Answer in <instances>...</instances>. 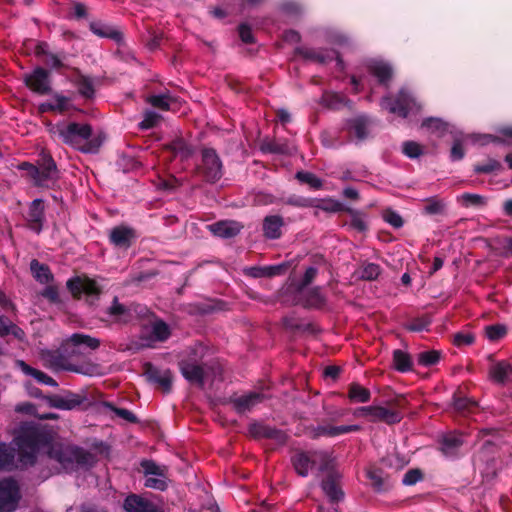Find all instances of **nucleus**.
Listing matches in <instances>:
<instances>
[{
	"label": "nucleus",
	"mask_w": 512,
	"mask_h": 512,
	"mask_svg": "<svg viewBox=\"0 0 512 512\" xmlns=\"http://www.w3.org/2000/svg\"><path fill=\"white\" fill-rule=\"evenodd\" d=\"M166 149L171 151L175 157L181 160H188L194 154V148L184 138L176 137L166 144Z\"/></svg>",
	"instance_id": "nucleus-33"
},
{
	"label": "nucleus",
	"mask_w": 512,
	"mask_h": 512,
	"mask_svg": "<svg viewBox=\"0 0 512 512\" xmlns=\"http://www.w3.org/2000/svg\"><path fill=\"white\" fill-rule=\"evenodd\" d=\"M69 343L74 346L84 345L91 350H96L100 347V340L98 338L86 335L83 333H74L69 338Z\"/></svg>",
	"instance_id": "nucleus-42"
},
{
	"label": "nucleus",
	"mask_w": 512,
	"mask_h": 512,
	"mask_svg": "<svg viewBox=\"0 0 512 512\" xmlns=\"http://www.w3.org/2000/svg\"><path fill=\"white\" fill-rule=\"evenodd\" d=\"M25 85L34 93L47 95L52 91L50 71L37 66L32 72L23 77Z\"/></svg>",
	"instance_id": "nucleus-11"
},
{
	"label": "nucleus",
	"mask_w": 512,
	"mask_h": 512,
	"mask_svg": "<svg viewBox=\"0 0 512 512\" xmlns=\"http://www.w3.org/2000/svg\"><path fill=\"white\" fill-rule=\"evenodd\" d=\"M369 118L366 116L355 117L348 122L349 132L353 133L358 141H364L369 135Z\"/></svg>",
	"instance_id": "nucleus-34"
},
{
	"label": "nucleus",
	"mask_w": 512,
	"mask_h": 512,
	"mask_svg": "<svg viewBox=\"0 0 512 512\" xmlns=\"http://www.w3.org/2000/svg\"><path fill=\"white\" fill-rule=\"evenodd\" d=\"M26 227L40 234L46 222L45 202L41 198L34 199L29 205L25 216Z\"/></svg>",
	"instance_id": "nucleus-13"
},
{
	"label": "nucleus",
	"mask_w": 512,
	"mask_h": 512,
	"mask_svg": "<svg viewBox=\"0 0 512 512\" xmlns=\"http://www.w3.org/2000/svg\"><path fill=\"white\" fill-rule=\"evenodd\" d=\"M380 265L373 262H365L359 270V278L364 281H374L381 274Z\"/></svg>",
	"instance_id": "nucleus-46"
},
{
	"label": "nucleus",
	"mask_w": 512,
	"mask_h": 512,
	"mask_svg": "<svg viewBox=\"0 0 512 512\" xmlns=\"http://www.w3.org/2000/svg\"><path fill=\"white\" fill-rule=\"evenodd\" d=\"M137 239L136 230L126 225H118L111 229L109 242L116 248L127 250Z\"/></svg>",
	"instance_id": "nucleus-17"
},
{
	"label": "nucleus",
	"mask_w": 512,
	"mask_h": 512,
	"mask_svg": "<svg viewBox=\"0 0 512 512\" xmlns=\"http://www.w3.org/2000/svg\"><path fill=\"white\" fill-rule=\"evenodd\" d=\"M55 133L61 141L84 154H97L103 144L101 134L93 135V128L88 123H57Z\"/></svg>",
	"instance_id": "nucleus-1"
},
{
	"label": "nucleus",
	"mask_w": 512,
	"mask_h": 512,
	"mask_svg": "<svg viewBox=\"0 0 512 512\" xmlns=\"http://www.w3.org/2000/svg\"><path fill=\"white\" fill-rule=\"evenodd\" d=\"M453 405L457 411L470 412L477 406V402L472 398L461 396L460 392L453 395Z\"/></svg>",
	"instance_id": "nucleus-49"
},
{
	"label": "nucleus",
	"mask_w": 512,
	"mask_h": 512,
	"mask_svg": "<svg viewBox=\"0 0 512 512\" xmlns=\"http://www.w3.org/2000/svg\"><path fill=\"white\" fill-rule=\"evenodd\" d=\"M123 509L126 512H158L160 510L153 502L137 494H130L125 498Z\"/></svg>",
	"instance_id": "nucleus-26"
},
{
	"label": "nucleus",
	"mask_w": 512,
	"mask_h": 512,
	"mask_svg": "<svg viewBox=\"0 0 512 512\" xmlns=\"http://www.w3.org/2000/svg\"><path fill=\"white\" fill-rule=\"evenodd\" d=\"M415 100L407 89H400L395 98L384 96L381 99V107L401 118H407Z\"/></svg>",
	"instance_id": "nucleus-8"
},
{
	"label": "nucleus",
	"mask_w": 512,
	"mask_h": 512,
	"mask_svg": "<svg viewBox=\"0 0 512 512\" xmlns=\"http://www.w3.org/2000/svg\"><path fill=\"white\" fill-rule=\"evenodd\" d=\"M453 344L457 347L470 346L475 342V336L471 332L460 331L453 335Z\"/></svg>",
	"instance_id": "nucleus-63"
},
{
	"label": "nucleus",
	"mask_w": 512,
	"mask_h": 512,
	"mask_svg": "<svg viewBox=\"0 0 512 512\" xmlns=\"http://www.w3.org/2000/svg\"><path fill=\"white\" fill-rule=\"evenodd\" d=\"M265 396L261 392L251 391L249 393L229 398L228 403L232 405L236 413L243 415L251 412L258 404L262 403Z\"/></svg>",
	"instance_id": "nucleus-16"
},
{
	"label": "nucleus",
	"mask_w": 512,
	"mask_h": 512,
	"mask_svg": "<svg viewBox=\"0 0 512 512\" xmlns=\"http://www.w3.org/2000/svg\"><path fill=\"white\" fill-rule=\"evenodd\" d=\"M50 407L61 410H72L86 401V397L77 393L68 392L65 396L50 395L46 397Z\"/></svg>",
	"instance_id": "nucleus-22"
},
{
	"label": "nucleus",
	"mask_w": 512,
	"mask_h": 512,
	"mask_svg": "<svg viewBox=\"0 0 512 512\" xmlns=\"http://www.w3.org/2000/svg\"><path fill=\"white\" fill-rule=\"evenodd\" d=\"M59 179V171L46 170L40 168L39 177L35 182V187L52 189Z\"/></svg>",
	"instance_id": "nucleus-41"
},
{
	"label": "nucleus",
	"mask_w": 512,
	"mask_h": 512,
	"mask_svg": "<svg viewBox=\"0 0 512 512\" xmlns=\"http://www.w3.org/2000/svg\"><path fill=\"white\" fill-rule=\"evenodd\" d=\"M145 309V307L135 303L122 304L115 296L111 304L102 311L103 316H99V319L102 322L128 324L133 320L134 314H141Z\"/></svg>",
	"instance_id": "nucleus-4"
},
{
	"label": "nucleus",
	"mask_w": 512,
	"mask_h": 512,
	"mask_svg": "<svg viewBox=\"0 0 512 512\" xmlns=\"http://www.w3.org/2000/svg\"><path fill=\"white\" fill-rule=\"evenodd\" d=\"M284 226V220L280 215H269L263 220V235L267 239H279L282 235L281 228Z\"/></svg>",
	"instance_id": "nucleus-31"
},
{
	"label": "nucleus",
	"mask_w": 512,
	"mask_h": 512,
	"mask_svg": "<svg viewBox=\"0 0 512 512\" xmlns=\"http://www.w3.org/2000/svg\"><path fill=\"white\" fill-rule=\"evenodd\" d=\"M141 467L143 468L145 475H153L158 477L165 476V468L160 467L153 460H143L141 462Z\"/></svg>",
	"instance_id": "nucleus-62"
},
{
	"label": "nucleus",
	"mask_w": 512,
	"mask_h": 512,
	"mask_svg": "<svg viewBox=\"0 0 512 512\" xmlns=\"http://www.w3.org/2000/svg\"><path fill=\"white\" fill-rule=\"evenodd\" d=\"M382 217L383 220L390 224L393 228L399 229L404 225V221L401 215L392 209H386L383 212Z\"/></svg>",
	"instance_id": "nucleus-64"
},
{
	"label": "nucleus",
	"mask_w": 512,
	"mask_h": 512,
	"mask_svg": "<svg viewBox=\"0 0 512 512\" xmlns=\"http://www.w3.org/2000/svg\"><path fill=\"white\" fill-rule=\"evenodd\" d=\"M288 268L289 265L287 263L269 266H253L247 269L246 275L251 276L253 278H270L285 274Z\"/></svg>",
	"instance_id": "nucleus-28"
},
{
	"label": "nucleus",
	"mask_w": 512,
	"mask_h": 512,
	"mask_svg": "<svg viewBox=\"0 0 512 512\" xmlns=\"http://www.w3.org/2000/svg\"><path fill=\"white\" fill-rule=\"evenodd\" d=\"M366 69L370 75L377 79L379 85L389 88L394 76V70L390 63L383 60L371 59L366 63Z\"/></svg>",
	"instance_id": "nucleus-18"
},
{
	"label": "nucleus",
	"mask_w": 512,
	"mask_h": 512,
	"mask_svg": "<svg viewBox=\"0 0 512 512\" xmlns=\"http://www.w3.org/2000/svg\"><path fill=\"white\" fill-rule=\"evenodd\" d=\"M19 500V488L12 480L0 483V512H12Z\"/></svg>",
	"instance_id": "nucleus-19"
},
{
	"label": "nucleus",
	"mask_w": 512,
	"mask_h": 512,
	"mask_svg": "<svg viewBox=\"0 0 512 512\" xmlns=\"http://www.w3.org/2000/svg\"><path fill=\"white\" fill-rule=\"evenodd\" d=\"M77 76L75 78V85L79 94L85 99H93L95 96L94 81L91 77L83 75L78 69L75 70Z\"/></svg>",
	"instance_id": "nucleus-35"
},
{
	"label": "nucleus",
	"mask_w": 512,
	"mask_h": 512,
	"mask_svg": "<svg viewBox=\"0 0 512 512\" xmlns=\"http://www.w3.org/2000/svg\"><path fill=\"white\" fill-rule=\"evenodd\" d=\"M422 211L426 215H439L444 212L445 204L438 197H430L424 200Z\"/></svg>",
	"instance_id": "nucleus-48"
},
{
	"label": "nucleus",
	"mask_w": 512,
	"mask_h": 512,
	"mask_svg": "<svg viewBox=\"0 0 512 512\" xmlns=\"http://www.w3.org/2000/svg\"><path fill=\"white\" fill-rule=\"evenodd\" d=\"M317 274H318L317 268H315L313 266L308 267L305 270L304 275L301 278V280L293 285V290H295V292H303V290L305 288H307L315 280Z\"/></svg>",
	"instance_id": "nucleus-54"
},
{
	"label": "nucleus",
	"mask_w": 512,
	"mask_h": 512,
	"mask_svg": "<svg viewBox=\"0 0 512 512\" xmlns=\"http://www.w3.org/2000/svg\"><path fill=\"white\" fill-rule=\"evenodd\" d=\"M143 375L148 383L154 385L164 394L172 391L174 376L170 369H161L150 362L143 365Z\"/></svg>",
	"instance_id": "nucleus-9"
},
{
	"label": "nucleus",
	"mask_w": 512,
	"mask_h": 512,
	"mask_svg": "<svg viewBox=\"0 0 512 512\" xmlns=\"http://www.w3.org/2000/svg\"><path fill=\"white\" fill-rule=\"evenodd\" d=\"M347 397L351 403H367L371 399V392L358 382H351L348 385Z\"/></svg>",
	"instance_id": "nucleus-38"
},
{
	"label": "nucleus",
	"mask_w": 512,
	"mask_h": 512,
	"mask_svg": "<svg viewBox=\"0 0 512 512\" xmlns=\"http://www.w3.org/2000/svg\"><path fill=\"white\" fill-rule=\"evenodd\" d=\"M351 217L349 227L359 233H366L369 230V223L367 221V214L363 211L348 207L346 209Z\"/></svg>",
	"instance_id": "nucleus-37"
},
{
	"label": "nucleus",
	"mask_w": 512,
	"mask_h": 512,
	"mask_svg": "<svg viewBox=\"0 0 512 512\" xmlns=\"http://www.w3.org/2000/svg\"><path fill=\"white\" fill-rule=\"evenodd\" d=\"M89 29L94 35L100 38L110 39L118 45H121L124 42V35L122 31L118 27L103 21H91L89 24Z\"/></svg>",
	"instance_id": "nucleus-21"
},
{
	"label": "nucleus",
	"mask_w": 512,
	"mask_h": 512,
	"mask_svg": "<svg viewBox=\"0 0 512 512\" xmlns=\"http://www.w3.org/2000/svg\"><path fill=\"white\" fill-rule=\"evenodd\" d=\"M313 207L332 213L346 212V209L348 208L341 202L332 199L319 200V202H316V205H314Z\"/></svg>",
	"instance_id": "nucleus-57"
},
{
	"label": "nucleus",
	"mask_w": 512,
	"mask_h": 512,
	"mask_svg": "<svg viewBox=\"0 0 512 512\" xmlns=\"http://www.w3.org/2000/svg\"><path fill=\"white\" fill-rule=\"evenodd\" d=\"M49 361H50L51 365L53 367H55V368H61V369H64V370L73 371V372H77V373H84L82 371V369L80 367H78V366L66 365L65 364V362H66L65 357L61 353H59V352L51 353Z\"/></svg>",
	"instance_id": "nucleus-55"
},
{
	"label": "nucleus",
	"mask_w": 512,
	"mask_h": 512,
	"mask_svg": "<svg viewBox=\"0 0 512 512\" xmlns=\"http://www.w3.org/2000/svg\"><path fill=\"white\" fill-rule=\"evenodd\" d=\"M171 336V329L169 325L163 321L162 319L155 320L151 325V333L147 340L157 341V342H165ZM141 339H145L141 337Z\"/></svg>",
	"instance_id": "nucleus-36"
},
{
	"label": "nucleus",
	"mask_w": 512,
	"mask_h": 512,
	"mask_svg": "<svg viewBox=\"0 0 512 512\" xmlns=\"http://www.w3.org/2000/svg\"><path fill=\"white\" fill-rule=\"evenodd\" d=\"M321 488L331 502L337 503L344 497V492L340 488L336 476L333 473L327 474L322 480Z\"/></svg>",
	"instance_id": "nucleus-32"
},
{
	"label": "nucleus",
	"mask_w": 512,
	"mask_h": 512,
	"mask_svg": "<svg viewBox=\"0 0 512 512\" xmlns=\"http://www.w3.org/2000/svg\"><path fill=\"white\" fill-rule=\"evenodd\" d=\"M393 367L400 373H406L413 370L411 355L403 350L396 349L392 354Z\"/></svg>",
	"instance_id": "nucleus-39"
},
{
	"label": "nucleus",
	"mask_w": 512,
	"mask_h": 512,
	"mask_svg": "<svg viewBox=\"0 0 512 512\" xmlns=\"http://www.w3.org/2000/svg\"><path fill=\"white\" fill-rule=\"evenodd\" d=\"M293 304L309 310H321L327 304V297L320 286L305 288L303 292L293 290Z\"/></svg>",
	"instance_id": "nucleus-10"
},
{
	"label": "nucleus",
	"mask_w": 512,
	"mask_h": 512,
	"mask_svg": "<svg viewBox=\"0 0 512 512\" xmlns=\"http://www.w3.org/2000/svg\"><path fill=\"white\" fill-rule=\"evenodd\" d=\"M355 416L366 417L370 422H383L388 425L399 423L402 420V414L395 409H389L383 406H362L354 411Z\"/></svg>",
	"instance_id": "nucleus-7"
},
{
	"label": "nucleus",
	"mask_w": 512,
	"mask_h": 512,
	"mask_svg": "<svg viewBox=\"0 0 512 512\" xmlns=\"http://www.w3.org/2000/svg\"><path fill=\"white\" fill-rule=\"evenodd\" d=\"M461 435L449 433L439 440V451L448 459L456 460L462 456L461 448L463 446Z\"/></svg>",
	"instance_id": "nucleus-20"
},
{
	"label": "nucleus",
	"mask_w": 512,
	"mask_h": 512,
	"mask_svg": "<svg viewBox=\"0 0 512 512\" xmlns=\"http://www.w3.org/2000/svg\"><path fill=\"white\" fill-rule=\"evenodd\" d=\"M161 116L154 111H146L143 120L138 124L140 130H149L157 126Z\"/></svg>",
	"instance_id": "nucleus-60"
},
{
	"label": "nucleus",
	"mask_w": 512,
	"mask_h": 512,
	"mask_svg": "<svg viewBox=\"0 0 512 512\" xmlns=\"http://www.w3.org/2000/svg\"><path fill=\"white\" fill-rule=\"evenodd\" d=\"M458 200L462 206L468 207H480L486 204V200L483 196L472 193H463Z\"/></svg>",
	"instance_id": "nucleus-59"
},
{
	"label": "nucleus",
	"mask_w": 512,
	"mask_h": 512,
	"mask_svg": "<svg viewBox=\"0 0 512 512\" xmlns=\"http://www.w3.org/2000/svg\"><path fill=\"white\" fill-rule=\"evenodd\" d=\"M442 357L439 350H426L417 354V363L422 367H431L436 365Z\"/></svg>",
	"instance_id": "nucleus-45"
},
{
	"label": "nucleus",
	"mask_w": 512,
	"mask_h": 512,
	"mask_svg": "<svg viewBox=\"0 0 512 512\" xmlns=\"http://www.w3.org/2000/svg\"><path fill=\"white\" fill-rule=\"evenodd\" d=\"M317 451H298L291 457V463L296 473L301 477H307L310 469L316 464Z\"/></svg>",
	"instance_id": "nucleus-25"
},
{
	"label": "nucleus",
	"mask_w": 512,
	"mask_h": 512,
	"mask_svg": "<svg viewBox=\"0 0 512 512\" xmlns=\"http://www.w3.org/2000/svg\"><path fill=\"white\" fill-rule=\"evenodd\" d=\"M507 335V327L504 324H492L485 327V336L491 342H497Z\"/></svg>",
	"instance_id": "nucleus-53"
},
{
	"label": "nucleus",
	"mask_w": 512,
	"mask_h": 512,
	"mask_svg": "<svg viewBox=\"0 0 512 512\" xmlns=\"http://www.w3.org/2000/svg\"><path fill=\"white\" fill-rule=\"evenodd\" d=\"M402 152L410 159L419 158L424 153L423 147L419 143L412 140L403 142Z\"/></svg>",
	"instance_id": "nucleus-58"
},
{
	"label": "nucleus",
	"mask_w": 512,
	"mask_h": 512,
	"mask_svg": "<svg viewBox=\"0 0 512 512\" xmlns=\"http://www.w3.org/2000/svg\"><path fill=\"white\" fill-rule=\"evenodd\" d=\"M431 323V316L429 314H425L411 319L407 324H405V329L411 332L428 331Z\"/></svg>",
	"instance_id": "nucleus-47"
},
{
	"label": "nucleus",
	"mask_w": 512,
	"mask_h": 512,
	"mask_svg": "<svg viewBox=\"0 0 512 512\" xmlns=\"http://www.w3.org/2000/svg\"><path fill=\"white\" fill-rule=\"evenodd\" d=\"M30 270L33 276L41 283H48L53 279L49 267L46 264L40 263L36 259H33L30 262Z\"/></svg>",
	"instance_id": "nucleus-43"
},
{
	"label": "nucleus",
	"mask_w": 512,
	"mask_h": 512,
	"mask_svg": "<svg viewBox=\"0 0 512 512\" xmlns=\"http://www.w3.org/2000/svg\"><path fill=\"white\" fill-rule=\"evenodd\" d=\"M260 149L264 153L271 154H287L289 153V146L286 142H279L276 140L264 141Z\"/></svg>",
	"instance_id": "nucleus-50"
},
{
	"label": "nucleus",
	"mask_w": 512,
	"mask_h": 512,
	"mask_svg": "<svg viewBox=\"0 0 512 512\" xmlns=\"http://www.w3.org/2000/svg\"><path fill=\"white\" fill-rule=\"evenodd\" d=\"M294 54L302 57L305 60L317 62L320 64H325L335 58L339 66L343 65L342 58L340 57L339 53L334 50L329 51L325 49H314L299 46L295 48Z\"/></svg>",
	"instance_id": "nucleus-15"
},
{
	"label": "nucleus",
	"mask_w": 512,
	"mask_h": 512,
	"mask_svg": "<svg viewBox=\"0 0 512 512\" xmlns=\"http://www.w3.org/2000/svg\"><path fill=\"white\" fill-rule=\"evenodd\" d=\"M146 102L156 109L169 111L171 109V105L176 102V98L169 93H164L150 95L147 97Z\"/></svg>",
	"instance_id": "nucleus-40"
},
{
	"label": "nucleus",
	"mask_w": 512,
	"mask_h": 512,
	"mask_svg": "<svg viewBox=\"0 0 512 512\" xmlns=\"http://www.w3.org/2000/svg\"><path fill=\"white\" fill-rule=\"evenodd\" d=\"M15 469H20L15 445L12 441H0V472H11Z\"/></svg>",
	"instance_id": "nucleus-24"
},
{
	"label": "nucleus",
	"mask_w": 512,
	"mask_h": 512,
	"mask_svg": "<svg viewBox=\"0 0 512 512\" xmlns=\"http://www.w3.org/2000/svg\"><path fill=\"white\" fill-rule=\"evenodd\" d=\"M248 431L254 439H270L278 445H284L288 439L284 431L261 422L250 423Z\"/></svg>",
	"instance_id": "nucleus-14"
},
{
	"label": "nucleus",
	"mask_w": 512,
	"mask_h": 512,
	"mask_svg": "<svg viewBox=\"0 0 512 512\" xmlns=\"http://www.w3.org/2000/svg\"><path fill=\"white\" fill-rule=\"evenodd\" d=\"M295 179L302 184L308 185L312 190H320L323 187V181L314 173L309 171L301 170L296 172Z\"/></svg>",
	"instance_id": "nucleus-44"
},
{
	"label": "nucleus",
	"mask_w": 512,
	"mask_h": 512,
	"mask_svg": "<svg viewBox=\"0 0 512 512\" xmlns=\"http://www.w3.org/2000/svg\"><path fill=\"white\" fill-rule=\"evenodd\" d=\"M361 430L359 425H340L334 426L324 420L316 426L308 428V435L311 439L317 440L320 437L334 438L343 434L358 432Z\"/></svg>",
	"instance_id": "nucleus-12"
},
{
	"label": "nucleus",
	"mask_w": 512,
	"mask_h": 512,
	"mask_svg": "<svg viewBox=\"0 0 512 512\" xmlns=\"http://www.w3.org/2000/svg\"><path fill=\"white\" fill-rule=\"evenodd\" d=\"M366 477L370 480L373 490L377 493L386 492L391 487L389 477L381 468L370 467L366 471Z\"/></svg>",
	"instance_id": "nucleus-30"
},
{
	"label": "nucleus",
	"mask_w": 512,
	"mask_h": 512,
	"mask_svg": "<svg viewBox=\"0 0 512 512\" xmlns=\"http://www.w3.org/2000/svg\"><path fill=\"white\" fill-rule=\"evenodd\" d=\"M316 202H319L317 198H307L299 195H290L285 200L284 203L297 208H309L316 205Z\"/></svg>",
	"instance_id": "nucleus-52"
},
{
	"label": "nucleus",
	"mask_w": 512,
	"mask_h": 512,
	"mask_svg": "<svg viewBox=\"0 0 512 512\" xmlns=\"http://www.w3.org/2000/svg\"><path fill=\"white\" fill-rule=\"evenodd\" d=\"M50 456L65 470H74L77 467L90 468L96 463L95 455L79 446L52 449Z\"/></svg>",
	"instance_id": "nucleus-3"
},
{
	"label": "nucleus",
	"mask_w": 512,
	"mask_h": 512,
	"mask_svg": "<svg viewBox=\"0 0 512 512\" xmlns=\"http://www.w3.org/2000/svg\"><path fill=\"white\" fill-rule=\"evenodd\" d=\"M502 169V164L493 158L487 159L485 163L474 165V172L476 174H490L493 172L500 171Z\"/></svg>",
	"instance_id": "nucleus-56"
},
{
	"label": "nucleus",
	"mask_w": 512,
	"mask_h": 512,
	"mask_svg": "<svg viewBox=\"0 0 512 512\" xmlns=\"http://www.w3.org/2000/svg\"><path fill=\"white\" fill-rule=\"evenodd\" d=\"M182 376L192 385L202 388L205 384V371L203 367L194 362L183 360L179 362Z\"/></svg>",
	"instance_id": "nucleus-23"
},
{
	"label": "nucleus",
	"mask_w": 512,
	"mask_h": 512,
	"mask_svg": "<svg viewBox=\"0 0 512 512\" xmlns=\"http://www.w3.org/2000/svg\"><path fill=\"white\" fill-rule=\"evenodd\" d=\"M242 225L233 220H222L208 226L213 235L229 239L238 235L242 229Z\"/></svg>",
	"instance_id": "nucleus-27"
},
{
	"label": "nucleus",
	"mask_w": 512,
	"mask_h": 512,
	"mask_svg": "<svg viewBox=\"0 0 512 512\" xmlns=\"http://www.w3.org/2000/svg\"><path fill=\"white\" fill-rule=\"evenodd\" d=\"M47 441L46 433L38 427L26 426L21 429L19 434L12 440L18 454L20 469L35 465L38 451Z\"/></svg>",
	"instance_id": "nucleus-2"
},
{
	"label": "nucleus",
	"mask_w": 512,
	"mask_h": 512,
	"mask_svg": "<svg viewBox=\"0 0 512 512\" xmlns=\"http://www.w3.org/2000/svg\"><path fill=\"white\" fill-rule=\"evenodd\" d=\"M21 363L24 366V371L27 374L31 375L33 378H35L39 383H42V384H45L48 386H52V387L58 386V383L56 382V380L53 379L48 374H46L38 369L30 367V366L26 365L24 362H21Z\"/></svg>",
	"instance_id": "nucleus-51"
},
{
	"label": "nucleus",
	"mask_w": 512,
	"mask_h": 512,
	"mask_svg": "<svg viewBox=\"0 0 512 512\" xmlns=\"http://www.w3.org/2000/svg\"><path fill=\"white\" fill-rule=\"evenodd\" d=\"M489 376L497 384L512 383V365L505 360L498 361L490 367Z\"/></svg>",
	"instance_id": "nucleus-29"
},
{
	"label": "nucleus",
	"mask_w": 512,
	"mask_h": 512,
	"mask_svg": "<svg viewBox=\"0 0 512 512\" xmlns=\"http://www.w3.org/2000/svg\"><path fill=\"white\" fill-rule=\"evenodd\" d=\"M323 101L328 108L339 109L347 102V99L338 93H327L324 94Z\"/></svg>",
	"instance_id": "nucleus-61"
},
{
	"label": "nucleus",
	"mask_w": 512,
	"mask_h": 512,
	"mask_svg": "<svg viewBox=\"0 0 512 512\" xmlns=\"http://www.w3.org/2000/svg\"><path fill=\"white\" fill-rule=\"evenodd\" d=\"M66 286L75 299H80L83 294L86 295V302L89 306H94L102 294V287L98 282L87 276L70 278Z\"/></svg>",
	"instance_id": "nucleus-5"
},
{
	"label": "nucleus",
	"mask_w": 512,
	"mask_h": 512,
	"mask_svg": "<svg viewBox=\"0 0 512 512\" xmlns=\"http://www.w3.org/2000/svg\"><path fill=\"white\" fill-rule=\"evenodd\" d=\"M201 164L197 166V172L206 182L215 183L223 175L222 162L213 148H203L201 151Z\"/></svg>",
	"instance_id": "nucleus-6"
}]
</instances>
